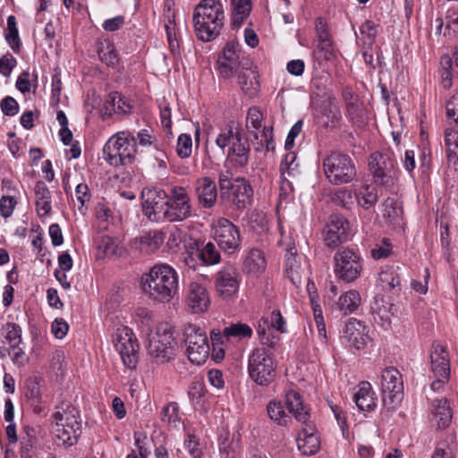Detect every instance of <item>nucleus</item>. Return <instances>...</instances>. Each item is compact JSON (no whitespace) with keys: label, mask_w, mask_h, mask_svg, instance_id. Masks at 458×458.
I'll return each mask as SVG.
<instances>
[{"label":"nucleus","mask_w":458,"mask_h":458,"mask_svg":"<svg viewBox=\"0 0 458 458\" xmlns=\"http://www.w3.org/2000/svg\"><path fill=\"white\" fill-rule=\"evenodd\" d=\"M261 346L252 350L248 359V373L250 377L259 386H268L276 377V363L274 360V350L278 338L269 335L261 327H258Z\"/></svg>","instance_id":"f257e3e1"},{"label":"nucleus","mask_w":458,"mask_h":458,"mask_svg":"<svg viewBox=\"0 0 458 458\" xmlns=\"http://www.w3.org/2000/svg\"><path fill=\"white\" fill-rule=\"evenodd\" d=\"M140 283L143 292L159 302H169L178 293V273L165 263L154 265L148 273L141 276Z\"/></svg>","instance_id":"f03ea898"},{"label":"nucleus","mask_w":458,"mask_h":458,"mask_svg":"<svg viewBox=\"0 0 458 458\" xmlns=\"http://www.w3.org/2000/svg\"><path fill=\"white\" fill-rule=\"evenodd\" d=\"M217 179L220 199L232 210L233 215L240 216L251 206L253 189L247 179L244 177L232 178L230 171L219 172Z\"/></svg>","instance_id":"7ed1b4c3"},{"label":"nucleus","mask_w":458,"mask_h":458,"mask_svg":"<svg viewBox=\"0 0 458 458\" xmlns=\"http://www.w3.org/2000/svg\"><path fill=\"white\" fill-rule=\"evenodd\" d=\"M223 4L217 0H203L195 8L193 23L196 35L202 41H211L219 34L224 26Z\"/></svg>","instance_id":"20e7f679"},{"label":"nucleus","mask_w":458,"mask_h":458,"mask_svg":"<svg viewBox=\"0 0 458 458\" xmlns=\"http://www.w3.org/2000/svg\"><path fill=\"white\" fill-rule=\"evenodd\" d=\"M136 151L135 136L123 131L109 138L103 148V157L110 165H127L133 162Z\"/></svg>","instance_id":"39448f33"},{"label":"nucleus","mask_w":458,"mask_h":458,"mask_svg":"<svg viewBox=\"0 0 458 458\" xmlns=\"http://www.w3.org/2000/svg\"><path fill=\"white\" fill-rule=\"evenodd\" d=\"M322 166L326 178L333 185L350 183L357 176L354 161L344 153H330L323 159Z\"/></svg>","instance_id":"423d86ee"},{"label":"nucleus","mask_w":458,"mask_h":458,"mask_svg":"<svg viewBox=\"0 0 458 458\" xmlns=\"http://www.w3.org/2000/svg\"><path fill=\"white\" fill-rule=\"evenodd\" d=\"M175 344L171 327L167 324L160 325L148 335V353L157 362H168L175 355Z\"/></svg>","instance_id":"0eeeda50"},{"label":"nucleus","mask_w":458,"mask_h":458,"mask_svg":"<svg viewBox=\"0 0 458 458\" xmlns=\"http://www.w3.org/2000/svg\"><path fill=\"white\" fill-rule=\"evenodd\" d=\"M183 337L188 359L192 363L203 364L210 352L205 329L194 324H188L183 329Z\"/></svg>","instance_id":"6e6552de"},{"label":"nucleus","mask_w":458,"mask_h":458,"mask_svg":"<svg viewBox=\"0 0 458 458\" xmlns=\"http://www.w3.org/2000/svg\"><path fill=\"white\" fill-rule=\"evenodd\" d=\"M382 402L388 411H394L403 398V382L399 370L394 367L384 369L381 375Z\"/></svg>","instance_id":"1a4fd4ad"},{"label":"nucleus","mask_w":458,"mask_h":458,"mask_svg":"<svg viewBox=\"0 0 458 458\" xmlns=\"http://www.w3.org/2000/svg\"><path fill=\"white\" fill-rule=\"evenodd\" d=\"M335 275L346 283L357 280L363 269V260L359 251L350 248L338 250L335 257Z\"/></svg>","instance_id":"9d476101"},{"label":"nucleus","mask_w":458,"mask_h":458,"mask_svg":"<svg viewBox=\"0 0 458 458\" xmlns=\"http://www.w3.org/2000/svg\"><path fill=\"white\" fill-rule=\"evenodd\" d=\"M113 343L124 366L134 369L139 359V344L132 330L124 326L118 327L113 335Z\"/></svg>","instance_id":"9b49d317"},{"label":"nucleus","mask_w":458,"mask_h":458,"mask_svg":"<svg viewBox=\"0 0 458 458\" xmlns=\"http://www.w3.org/2000/svg\"><path fill=\"white\" fill-rule=\"evenodd\" d=\"M144 215L153 222L166 220L167 193L162 189H144L141 192Z\"/></svg>","instance_id":"f8f14e48"},{"label":"nucleus","mask_w":458,"mask_h":458,"mask_svg":"<svg viewBox=\"0 0 458 458\" xmlns=\"http://www.w3.org/2000/svg\"><path fill=\"white\" fill-rule=\"evenodd\" d=\"M214 239L220 249L227 254H233L240 250V230L227 218L217 220L214 226Z\"/></svg>","instance_id":"ddd939ff"},{"label":"nucleus","mask_w":458,"mask_h":458,"mask_svg":"<svg viewBox=\"0 0 458 458\" xmlns=\"http://www.w3.org/2000/svg\"><path fill=\"white\" fill-rule=\"evenodd\" d=\"M191 216V199L183 187L175 186L167 195L166 220L181 222Z\"/></svg>","instance_id":"4468645a"},{"label":"nucleus","mask_w":458,"mask_h":458,"mask_svg":"<svg viewBox=\"0 0 458 458\" xmlns=\"http://www.w3.org/2000/svg\"><path fill=\"white\" fill-rule=\"evenodd\" d=\"M369 165L375 183L386 188H390L394 184V162L387 154L373 153Z\"/></svg>","instance_id":"2eb2a0df"},{"label":"nucleus","mask_w":458,"mask_h":458,"mask_svg":"<svg viewBox=\"0 0 458 458\" xmlns=\"http://www.w3.org/2000/svg\"><path fill=\"white\" fill-rule=\"evenodd\" d=\"M250 61L249 58L241 57L238 46L234 43H227L224 51L217 59V69L224 79H229L236 75L242 69V63Z\"/></svg>","instance_id":"dca6fc26"},{"label":"nucleus","mask_w":458,"mask_h":458,"mask_svg":"<svg viewBox=\"0 0 458 458\" xmlns=\"http://www.w3.org/2000/svg\"><path fill=\"white\" fill-rule=\"evenodd\" d=\"M431 370L436 377L431 383L434 391L440 389L450 377V361L445 348L442 345H436L431 352Z\"/></svg>","instance_id":"f3484780"},{"label":"nucleus","mask_w":458,"mask_h":458,"mask_svg":"<svg viewBox=\"0 0 458 458\" xmlns=\"http://www.w3.org/2000/svg\"><path fill=\"white\" fill-rule=\"evenodd\" d=\"M240 278L233 266L223 267L215 276V288L218 295L224 299L233 297L239 290Z\"/></svg>","instance_id":"a211bd4d"},{"label":"nucleus","mask_w":458,"mask_h":458,"mask_svg":"<svg viewBox=\"0 0 458 458\" xmlns=\"http://www.w3.org/2000/svg\"><path fill=\"white\" fill-rule=\"evenodd\" d=\"M350 232L347 219L340 214H333L329 217L325 235V243L330 249H335L346 242Z\"/></svg>","instance_id":"6ab92c4d"},{"label":"nucleus","mask_w":458,"mask_h":458,"mask_svg":"<svg viewBox=\"0 0 458 458\" xmlns=\"http://www.w3.org/2000/svg\"><path fill=\"white\" fill-rule=\"evenodd\" d=\"M342 340L356 350L364 349L369 340L368 327L356 318H350L345 324Z\"/></svg>","instance_id":"aec40b11"},{"label":"nucleus","mask_w":458,"mask_h":458,"mask_svg":"<svg viewBox=\"0 0 458 458\" xmlns=\"http://www.w3.org/2000/svg\"><path fill=\"white\" fill-rule=\"evenodd\" d=\"M185 304L191 313L200 314L206 312L210 306L208 290L201 284L191 282L188 287Z\"/></svg>","instance_id":"412c9836"},{"label":"nucleus","mask_w":458,"mask_h":458,"mask_svg":"<svg viewBox=\"0 0 458 458\" xmlns=\"http://www.w3.org/2000/svg\"><path fill=\"white\" fill-rule=\"evenodd\" d=\"M238 84L242 92L250 98L257 96L259 90L258 67L251 61H244L242 69L236 74Z\"/></svg>","instance_id":"4be33fe9"},{"label":"nucleus","mask_w":458,"mask_h":458,"mask_svg":"<svg viewBox=\"0 0 458 458\" xmlns=\"http://www.w3.org/2000/svg\"><path fill=\"white\" fill-rule=\"evenodd\" d=\"M195 194L198 203L203 208H212L217 200V187L210 177L204 176L197 179L195 182Z\"/></svg>","instance_id":"5701e85b"},{"label":"nucleus","mask_w":458,"mask_h":458,"mask_svg":"<svg viewBox=\"0 0 458 458\" xmlns=\"http://www.w3.org/2000/svg\"><path fill=\"white\" fill-rule=\"evenodd\" d=\"M303 425L296 438L297 446L303 455H313L319 450L320 440L311 421Z\"/></svg>","instance_id":"b1692460"},{"label":"nucleus","mask_w":458,"mask_h":458,"mask_svg":"<svg viewBox=\"0 0 458 458\" xmlns=\"http://www.w3.org/2000/svg\"><path fill=\"white\" fill-rule=\"evenodd\" d=\"M250 145L248 140L241 134L227 151V162L233 168H243L249 164Z\"/></svg>","instance_id":"393cba45"},{"label":"nucleus","mask_w":458,"mask_h":458,"mask_svg":"<svg viewBox=\"0 0 458 458\" xmlns=\"http://www.w3.org/2000/svg\"><path fill=\"white\" fill-rule=\"evenodd\" d=\"M319 111L323 119V125L327 129L335 128L342 120L341 109L333 95H328L322 102Z\"/></svg>","instance_id":"a878e982"},{"label":"nucleus","mask_w":458,"mask_h":458,"mask_svg":"<svg viewBox=\"0 0 458 458\" xmlns=\"http://www.w3.org/2000/svg\"><path fill=\"white\" fill-rule=\"evenodd\" d=\"M441 83L445 89H450L453 85L454 76L458 77V48H455L452 56L443 55L440 58Z\"/></svg>","instance_id":"bb28decb"},{"label":"nucleus","mask_w":458,"mask_h":458,"mask_svg":"<svg viewBox=\"0 0 458 458\" xmlns=\"http://www.w3.org/2000/svg\"><path fill=\"white\" fill-rule=\"evenodd\" d=\"M36 211L39 217L48 216L52 210V196L47 184L38 181L34 187Z\"/></svg>","instance_id":"cd10ccee"},{"label":"nucleus","mask_w":458,"mask_h":458,"mask_svg":"<svg viewBox=\"0 0 458 458\" xmlns=\"http://www.w3.org/2000/svg\"><path fill=\"white\" fill-rule=\"evenodd\" d=\"M354 402L360 411H371L377 406V396L369 382L359 384V390L353 396Z\"/></svg>","instance_id":"c85d7f7f"},{"label":"nucleus","mask_w":458,"mask_h":458,"mask_svg":"<svg viewBox=\"0 0 458 458\" xmlns=\"http://www.w3.org/2000/svg\"><path fill=\"white\" fill-rule=\"evenodd\" d=\"M285 404L289 413L301 423L304 424L310 421V412L303 405L301 396L294 390L289 391L285 395Z\"/></svg>","instance_id":"c756f323"},{"label":"nucleus","mask_w":458,"mask_h":458,"mask_svg":"<svg viewBox=\"0 0 458 458\" xmlns=\"http://www.w3.org/2000/svg\"><path fill=\"white\" fill-rule=\"evenodd\" d=\"M56 439L58 440L57 445L64 447H70L77 444L81 435V427L80 422L70 424L68 427L60 428L55 429Z\"/></svg>","instance_id":"7c9ffc66"},{"label":"nucleus","mask_w":458,"mask_h":458,"mask_svg":"<svg viewBox=\"0 0 458 458\" xmlns=\"http://www.w3.org/2000/svg\"><path fill=\"white\" fill-rule=\"evenodd\" d=\"M377 284L385 292L398 293L402 289L400 276L393 267H386L379 273Z\"/></svg>","instance_id":"2f4dec72"},{"label":"nucleus","mask_w":458,"mask_h":458,"mask_svg":"<svg viewBox=\"0 0 458 458\" xmlns=\"http://www.w3.org/2000/svg\"><path fill=\"white\" fill-rule=\"evenodd\" d=\"M266 266L264 253L256 248L250 249L243 260V268L249 274H260L265 271Z\"/></svg>","instance_id":"473e14b6"},{"label":"nucleus","mask_w":458,"mask_h":458,"mask_svg":"<svg viewBox=\"0 0 458 458\" xmlns=\"http://www.w3.org/2000/svg\"><path fill=\"white\" fill-rule=\"evenodd\" d=\"M105 106L106 110H113L116 114H131L133 109L131 102L117 91L108 94Z\"/></svg>","instance_id":"72a5a7b5"},{"label":"nucleus","mask_w":458,"mask_h":458,"mask_svg":"<svg viewBox=\"0 0 458 458\" xmlns=\"http://www.w3.org/2000/svg\"><path fill=\"white\" fill-rule=\"evenodd\" d=\"M433 415L437 420L438 428H445L451 422L452 412L445 398L436 399L433 401Z\"/></svg>","instance_id":"f704fd0d"},{"label":"nucleus","mask_w":458,"mask_h":458,"mask_svg":"<svg viewBox=\"0 0 458 458\" xmlns=\"http://www.w3.org/2000/svg\"><path fill=\"white\" fill-rule=\"evenodd\" d=\"M403 208L395 198H387L383 203V216L394 225H401Z\"/></svg>","instance_id":"c9c22d12"},{"label":"nucleus","mask_w":458,"mask_h":458,"mask_svg":"<svg viewBox=\"0 0 458 458\" xmlns=\"http://www.w3.org/2000/svg\"><path fill=\"white\" fill-rule=\"evenodd\" d=\"M232 4V26L239 28L251 11V0H231Z\"/></svg>","instance_id":"e433bc0d"},{"label":"nucleus","mask_w":458,"mask_h":458,"mask_svg":"<svg viewBox=\"0 0 458 458\" xmlns=\"http://www.w3.org/2000/svg\"><path fill=\"white\" fill-rule=\"evenodd\" d=\"M165 240V234L160 230H150L140 237V249L146 252H154L160 248Z\"/></svg>","instance_id":"4c0bfd02"},{"label":"nucleus","mask_w":458,"mask_h":458,"mask_svg":"<svg viewBox=\"0 0 458 458\" xmlns=\"http://www.w3.org/2000/svg\"><path fill=\"white\" fill-rule=\"evenodd\" d=\"M445 142L447 161L458 169V131L447 128L445 131Z\"/></svg>","instance_id":"58836bf2"},{"label":"nucleus","mask_w":458,"mask_h":458,"mask_svg":"<svg viewBox=\"0 0 458 458\" xmlns=\"http://www.w3.org/2000/svg\"><path fill=\"white\" fill-rule=\"evenodd\" d=\"M361 298L356 290H350L342 294L336 305L344 315L354 312L360 305Z\"/></svg>","instance_id":"ea45409f"},{"label":"nucleus","mask_w":458,"mask_h":458,"mask_svg":"<svg viewBox=\"0 0 458 458\" xmlns=\"http://www.w3.org/2000/svg\"><path fill=\"white\" fill-rule=\"evenodd\" d=\"M53 421L55 422V428L68 427L70 424H73L78 421V411L75 407L67 404L65 408H62L60 411H55L53 414Z\"/></svg>","instance_id":"a19ab883"},{"label":"nucleus","mask_w":458,"mask_h":458,"mask_svg":"<svg viewBox=\"0 0 458 458\" xmlns=\"http://www.w3.org/2000/svg\"><path fill=\"white\" fill-rule=\"evenodd\" d=\"M98 55L100 61L109 67L114 68L118 64L119 58L115 47L109 40L98 43Z\"/></svg>","instance_id":"79ce46f5"},{"label":"nucleus","mask_w":458,"mask_h":458,"mask_svg":"<svg viewBox=\"0 0 458 458\" xmlns=\"http://www.w3.org/2000/svg\"><path fill=\"white\" fill-rule=\"evenodd\" d=\"M267 411L271 420L278 426H285L290 420V416L284 411L280 401L272 400L267 405Z\"/></svg>","instance_id":"37998d69"},{"label":"nucleus","mask_w":458,"mask_h":458,"mask_svg":"<svg viewBox=\"0 0 458 458\" xmlns=\"http://www.w3.org/2000/svg\"><path fill=\"white\" fill-rule=\"evenodd\" d=\"M197 255L202 263L208 266L217 264L221 259L218 250L211 242H207L202 247H198Z\"/></svg>","instance_id":"c03bdc74"},{"label":"nucleus","mask_w":458,"mask_h":458,"mask_svg":"<svg viewBox=\"0 0 458 458\" xmlns=\"http://www.w3.org/2000/svg\"><path fill=\"white\" fill-rule=\"evenodd\" d=\"M346 116L352 123V124L360 127L365 124L366 121V108L362 102L358 101L355 103H349L345 106Z\"/></svg>","instance_id":"a18cd8bd"},{"label":"nucleus","mask_w":458,"mask_h":458,"mask_svg":"<svg viewBox=\"0 0 458 458\" xmlns=\"http://www.w3.org/2000/svg\"><path fill=\"white\" fill-rule=\"evenodd\" d=\"M96 245L98 250V258L113 256L116 253V244L109 235H99L96 239Z\"/></svg>","instance_id":"49530a36"},{"label":"nucleus","mask_w":458,"mask_h":458,"mask_svg":"<svg viewBox=\"0 0 458 458\" xmlns=\"http://www.w3.org/2000/svg\"><path fill=\"white\" fill-rule=\"evenodd\" d=\"M7 30L8 32L5 33V39L10 45L11 48L15 53H19L21 48V40L17 29L16 18L13 15H11L7 18Z\"/></svg>","instance_id":"de8ad7c7"},{"label":"nucleus","mask_w":458,"mask_h":458,"mask_svg":"<svg viewBox=\"0 0 458 458\" xmlns=\"http://www.w3.org/2000/svg\"><path fill=\"white\" fill-rule=\"evenodd\" d=\"M225 334L227 335V338L234 337L238 340H242L250 339L252 336L253 331L247 324L234 323L225 327Z\"/></svg>","instance_id":"09e8293b"},{"label":"nucleus","mask_w":458,"mask_h":458,"mask_svg":"<svg viewBox=\"0 0 458 458\" xmlns=\"http://www.w3.org/2000/svg\"><path fill=\"white\" fill-rule=\"evenodd\" d=\"M260 322L261 327L266 329V327L276 328L280 333H286V321L282 316L281 312L277 310H274L271 312L270 321L267 318L262 317L259 323Z\"/></svg>","instance_id":"8fccbe9b"},{"label":"nucleus","mask_w":458,"mask_h":458,"mask_svg":"<svg viewBox=\"0 0 458 458\" xmlns=\"http://www.w3.org/2000/svg\"><path fill=\"white\" fill-rule=\"evenodd\" d=\"M240 135L241 131H234L232 126H228L221 130L219 134L216 136V144L223 152H225V148L228 147L229 148Z\"/></svg>","instance_id":"3c124183"},{"label":"nucleus","mask_w":458,"mask_h":458,"mask_svg":"<svg viewBox=\"0 0 458 458\" xmlns=\"http://www.w3.org/2000/svg\"><path fill=\"white\" fill-rule=\"evenodd\" d=\"M357 201L364 209H369L375 206L378 200V194L376 188L366 186L364 191L356 195Z\"/></svg>","instance_id":"603ef678"},{"label":"nucleus","mask_w":458,"mask_h":458,"mask_svg":"<svg viewBox=\"0 0 458 458\" xmlns=\"http://www.w3.org/2000/svg\"><path fill=\"white\" fill-rule=\"evenodd\" d=\"M393 246L389 239L383 238L380 242L374 244L370 250L372 259L376 260L384 259L392 254Z\"/></svg>","instance_id":"864d4df0"},{"label":"nucleus","mask_w":458,"mask_h":458,"mask_svg":"<svg viewBox=\"0 0 458 458\" xmlns=\"http://www.w3.org/2000/svg\"><path fill=\"white\" fill-rule=\"evenodd\" d=\"M394 308L393 304L387 303L386 305H383L378 308L377 310L374 313V320L377 324H378L382 328L387 330L391 327V318L393 316L392 309Z\"/></svg>","instance_id":"5fc2aeb1"},{"label":"nucleus","mask_w":458,"mask_h":458,"mask_svg":"<svg viewBox=\"0 0 458 458\" xmlns=\"http://www.w3.org/2000/svg\"><path fill=\"white\" fill-rule=\"evenodd\" d=\"M4 330L6 332L5 339L10 348H15L21 343V328L18 324L7 323Z\"/></svg>","instance_id":"6e6d98bb"},{"label":"nucleus","mask_w":458,"mask_h":458,"mask_svg":"<svg viewBox=\"0 0 458 458\" xmlns=\"http://www.w3.org/2000/svg\"><path fill=\"white\" fill-rule=\"evenodd\" d=\"M25 396L31 402V404L35 406L34 411L39 412L41 409L38 407V403H39L40 400V391L38 382L35 380H28L26 382Z\"/></svg>","instance_id":"4d7b16f0"},{"label":"nucleus","mask_w":458,"mask_h":458,"mask_svg":"<svg viewBox=\"0 0 458 458\" xmlns=\"http://www.w3.org/2000/svg\"><path fill=\"white\" fill-rule=\"evenodd\" d=\"M192 140L187 133H182L177 140L176 153L181 158H187L191 155Z\"/></svg>","instance_id":"13d9d810"},{"label":"nucleus","mask_w":458,"mask_h":458,"mask_svg":"<svg viewBox=\"0 0 458 458\" xmlns=\"http://www.w3.org/2000/svg\"><path fill=\"white\" fill-rule=\"evenodd\" d=\"M332 200L335 204L341 206L344 208H350L353 204V196L351 190L341 188L335 191Z\"/></svg>","instance_id":"bf43d9fd"},{"label":"nucleus","mask_w":458,"mask_h":458,"mask_svg":"<svg viewBox=\"0 0 458 458\" xmlns=\"http://www.w3.org/2000/svg\"><path fill=\"white\" fill-rule=\"evenodd\" d=\"M75 195L77 200L81 203L79 210L81 213H84L87 209L85 205L89 202L91 197L88 185L86 183H79L75 189Z\"/></svg>","instance_id":"052dcab7"},{"label":"nucleus","mask_w":458,"mask_h":458,"mask_svg":"<svg viewBox=\"0 0 458 458\" xmlns=\"http://www.w3.org/2000/svg\"><path fill=\"white\" fill-rule=\"evenodd\" d=\"M445 109L447 119L458 127V92L446 102Z\"/></svg>","instance_id":"680f3d73"},{"label":"nucleus","mask_w":458,"mask_h":458,"mask_svg":"<svg viewBox=\"0 0 458 458\" xmlns=\"http://www.w3.org/2000/svg\"><path fill=\"white\" fill-rule=\"evenodd\" d=\"M263 114L260 110L252 106L249 109L247 119H246V126L247 128L252 127L254 130H259L262 126Z\"/></svg>","instance_id":"e2e57ef3"},{"label":"nucleus","mask_w":458,"mask_h":458,"mask_svg":"<svg viewBox=\"0 0 458 458\" xmlns=\"http://www.w3.org/2000/svg\"><path fill=\"white\" fill-rule=\"evenodd\" d=\"M204 394V384L200 380H195L191 383L188 389V396L193 405L199 403Z\"/></svg>","instance_id":"0e129e2a"},{"label":"nucleus","mask_w":458,"mask_h":458,"mask_svg":"<svg viewBox=\"0 0 458 458\" xmlns=\"http://www.w3.org/2000/svg\"><path fill=\"white\" fill-rule=\"evenodd\" d=\"M17 61L10 53H6L0 58V73L9 77L16 66Z\"/></svg>","instance_id":"69168bd1"},{"label":"nucleus","mask_w":458,"mask_h":458,"mask_svg":"<svg viewBox=\"0 0 458 458\" xmlns=\"http://www.w3.org/2000/svg\"><path fill=\"white\" fill-rule=\"evenodd\" d=\"M199 443L193 434H188L184 440V447L188 450L192 458H200L201 450L199 447Z\"/></svg>","instance_id":"338daca9"},{"label":"nucleus","mask_w":458,"mask_h":458,"mask_svg":"<svg viewBox=\"0 0 458 458\" xmlns=\"http://www.w3.org/2000/svg\"><path fill=\"white\" fill-rule=\"evenodd\" d=\"M447 23L445 30L448 31V36L455 37L458 33V13L454 9H449L446 14Z\"/></svg>","instance_id":"774afa93"}]
</instances>
